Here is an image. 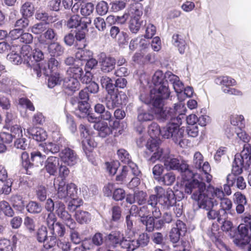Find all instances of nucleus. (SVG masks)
Returning a JSON list of instances; mask_svg holds the SVG:
<instances>
[{
	"mask_svg": "<svg viewBox=\"0 0 251 251\" xmlns=\"http://www.w3.org/2000/svg\"><path fill=\"white\" fill-rule=\"evenodd\" d=\"M164 165L168 170H177L180 172L184 191L188 194H191L193 189L196 188V186L202 182L196 178L197 175L189 169V165L185 161L180 162L173 155H171L165 161Z\"/></svg>",
	"mask_w": 251,
	"mask_h": 251,
	"instance_id": "1",
	"label": "nucleus"
},
{
	"mask_svg": "<svg viewBox=\"0 0 251 251\" xmlns=\"http://www.w3.org/2000/svg\"><path fill=\"white\" fill-rule=\"evenodd\" d=\"M206 186L204 182L200 183L196 188L192 191L191 198L197 201L199 207L200 208L205 209L207 211L206 215L209 220L217 219V222L220 223L226 218L222 216V212L220 210L213 209L214 206V200L208 197L206 194Z\"/></svg>",
	"mask_w": 251,
	"mask_h": 251,
	"instance_id": "2",
	"label": "nucleus"
},
{
	"mask_svg": "<svg viewBox=\"0 0 251 251\" xmlns=\"http://www.w3.org/2000/svg\"><path fill=\"white\" fill-rule=\"evenodd\" d=\"M243 168L245 170L251 168V146L249 144H245L241 153L235 155L232 173L230 174L234 176L236 186L240 190H243L246 187L244 178L238 176L243 172Z\"/></svg>",
	"mask_w": 251,
	"mask_h": 251,
	"instance_id": "3",
	"label": "nucleus"
},
{
	"mask_svg": "<svg viewBox=\"0 0 251 251\" xmlns=\"http://www.w3.org/2000/svg\"><path fill=\"white\" fill-rule=\"evenodd\" d=\"M164 105L165 102H163L162 105H160L154 104V114L159 121L172 123L176 121L179 117L181 120L185 118L187 109L184 103H176L173 107L164 108Z\"/></svg>",
	"mask_w": 251,
	"mask_h": 251,
	"instance_id": "4",
	"label": "nucleus"
},
{
	"mask_svg": "<svg viewBox=\"0 0 251 251\" xmlns=\"http://www.w3.org/2000/svg\"><path fill=\"white\" fill-rule=\"evenodd\" d=\"M167 79L166 73L164 74L161 71H156L152 76L153 88L151 90V94H154L153 104L162 105L163 102L169 98L171 92Z\"/></svg>",
	"mask_w": 251,
	"mask_h": 251,
	"instance_id": "5",
	"label": "nucleus"
},
{
	"mask_svg": "<svg viewBox=\"0 0 251 251\" xmlns=\"http://www.w3.org/2000/svg\"><path fill=\"white\" fill-rule=\"evenodd\" d=\"M147 151L144 157L149 164H153L157 160L164 163L170 157V151L168 148L159 147V141L157 139H149L146 144Z\"/></svg>",
	"mask_w": 251,
	"mask_h": 251,
	"instance_id": "6",
	"label": "nucleus"
},
{
	"mask_svg": "<svg viewBox=\"0 0 251 251\" xmlns=\"http://www.w3.org/2000/svg\"><path fill=\"white\" fill-rule=\"evenodd\" d=\"M182 120L179 117L176 121L168 123L162 128V136L166 139L171 138L175 144L181 148L187 146V141L183 138L184 130L180 128Z\"/></svg>",
	"mask_w": 251,
	"mask_h": 251,
	"instance_id": "7",
	"label": "nucleus"
},
{
	"mask_svg": "<svg viewBox=\"0 0 251 251\" xmlns=\"http://www.w3.org/2000/svg\"><path fill=\"white\" fill-rule=\"evenodd\" d=\"M56 215L61 219L65 225L70 229V236L71 241L75 244L81 242V238L78 231L75 229L77 225L72 216L66 210V207L61 203L57 204Z\"/></svg>",
	"mask_w": 251,
	"mask_h": 251,
	"instance_id": "8",
	"label": "nucleus"
},
{
	"mask_svg": "<svg viewBox=\"0 0 251 251\" xmlns=\"http://www.w3.org/2000/svg\"><path fill=\"white\" fill-rule=\"evenodd\" d=\"M243 221L246 224H242L238 226L239 234L233 241L235 244L241 247L247 245L251 240V215H245Z\"/></svg>",
	"mask_w": 251,
	"mask_h": 251,
	"instance_id": "9",
	"label": "nucleus"
},
{
	"mask_svg": "<svg viewBox=\"0 0 251 251\" xmlns=\"http://www.w3.org/2000/svg\"><path fill=\"white\" fill-rule=\"evenodd\" d=\"M129 237H126L120 231H112L105 237V241L109 248L113 249L120 247L127 251Z\"/></svg>",
	"mask_w": 251,
	"mask_h": 251,
	"instance_id": "10",
	"label": "nucleus"
},
{
	"mask_svg": "<svg viewBox=\"0 0 251 251\" xmlns=\"http://www.w3.org/2000/svg\"><path fill=\"white\" fill-rule=\"evenodd\" d=\"M155 191L159 197V204L163 209H169L176 203L175 195L171 189L165 190L162 187L157 186Z\"/></svg>",
	"mask_w": 251,
	"mask_h": 251,
	"instance_id": "11",
	"label": "nucleus"
},
{
	"mask_svg": "<svg viewBox=\"0 0 251 251\" xmlns=\"http://www.w3.org/2000/svg\"><path fill=\"white\" fill-rule=\"evenodd\" d=\"M17 48V52H20L23 59V63L26 64L27 66L31 68L32 70V74L33 75H39V72L38 71L40 66L38 64H33L32 63L31 60L33 58V52L32 48L29 45H25L21 47L19 46L16 45Z\"/></svg>",
	"mask_w": 251,
	"mask_h": 251,
	"instance_id": "12",
	"label": "nucleus"
},
{
	"mask_svg": "<svg viewBox=\"0 0 251 251\" xmlns=\"http://www.w3.org/2000/svg\"><path fill=\"white\" fill-rule=\"evenodd\" d=\"M127 97L122 91H116L112 94H108L105 97V104L109 110H113L126 104Z\"/></svg>",
	"mask_w": 251,
	"mask_h": 251,
	"instance_id": "13",
	"label": "nucleus"
},
{
	"mask_svg": "<svg viewBox=\"0 0 251 251\" xmlns=\"http://www.w3.org/2000/svg\"><path fill=\"white\" fill-rule=\"evenodd\" d=\"M47 224L50 234L57 237H62L66 233L65 226L59 222H57V219L53 213L48 214L46 219Z\"/></svg>",
	"mask_w": 251,
	"mask_h": 251,
	"instance_id": "14",
	"label": "nucleus"
},
{
	"mask_svg": "<svg viewBox=\"0 0 251 251\" xmlns=\"http://www.w3.org/2000/svg\"><path fill=\"white\" fill-rule=\"evenodd\" d=\"M99 59L100 70L102 72L108 73L115 69L116 60L114 57L106 55L104 52H101L99 54Z\"/></svg>",
	"mask_w": 251,
	"mask_h": 251,
	"instance_id": "15",
	"label": "nucleus"
},
{
	"mask_svg": "<svg viewBox=\"0 0 251 251\" xmlns=\"http://www.w3.org/2000/svg\"><path fill=\"white\" fill-rule=\"evenodd\" d=\"M38 64L40 66L38 70L40 75L36 76L39 77L42 74L45 75H49L51 73H57L59 62L54 57H51L48 63Z\"/></svg>",
	"mask_w": 251,
	"mask_h": 251,
	"instance_id": "16",
	"label": "nucleus"
},
{
	"mask_svg": "<svg viewBox=\"0 0 251 251\" xmlns=\"http://www.w3.org/2000/svg\"><path fill=\"white\" fill-rule=\"evenodd\" d=\"M127 251H134L138 248L147 246L150 241V237L147 233L140 234L136 240L128 238Z\"/></svg>",
	"mask_w": 251,
	"mask_h": 251,
	"instance_id": "17",
	"label": "nucleus"
},
{
	"mask_svg": "<svg viewBox=\"0 0 251 251\" xmlns=\"http://www.w3.org/2000/svg\"><path fill=\"white\" fill-rule=\"evenodd\" d=\"M60 157L65 164L70 166L75 165L79 159L75 151L69 148H66L62 151Z\"/></svg>",
	"mask_w": 251,
	"mask_h": 251,
	"instance_id": "18",
	"label": "nucleus"
},
{
	"mask_svg": "<svg viewBox=\"0 0 251 251\" xmlns=\"http://www.w3.org/2000/svg\"><path fill=\"white\" fill-rule=\"evenodd\" d=\"M62 142H64L63 138H59L58 141L56 142H48L42 143L39 145L40 149L46 154L51 153L54 154L59 151L63 146Z\"/></svg>",
	"mask_w": 251,
	"mask_h": 251,
	"instance_id": "19",
	"label": "nucleus"
},
{
	"mask_svg": "<svg viewBox=\"0 0 251 251\" xmlns=\"http://www.w3.org/2000/svg\"><path fill=\"white\" fill-rule=\"evenodd\" d=\"M59 165V159L55 156L49 157L45 162V169L50 176H55Z\"/></svg>",
	"mask_w": 251,
	"mask_h": 251,
	"instance_id": "20",
	"label": "nucleus"
},
{
	"mask_svg": "<svg viewBox=\"0 0 251 251\" xmlns=\"http://www.w3.org/2000/svg\"><path fill=\"white\" fill-rule=\"evenodd\" d=\"M35 18L37 20L42 21L46 25H49L55 22L57 20V16L55 14L49 15V13L43 9L36 10Z\"/></svg>",
	"mask_w": 251,
	"mask_h": 251,
	"instance_id": "21",
	"label": "nucleus"
},
{
	"mask_svg": "<svg viewBox=\"0 0 251 251\" xmlns=\"http://www.w3.org/2000/svg\"><path fill=\"white\" fill-rule=\"evenodd\" d=\"M27 133L30 138L37 142L45 141L47 138V134L45 130L40 127H33L27 129Z\"/></svg>",
	"mask_w": 251,
	"mask_h": 251,
	"instance_id": "22",
	"label": "nucleus"
},
{
	"mask_svg": "<svg viewBox=\"0 0 251 251\" xmlns=\"http://www.w3.org/2000/svg\"><path fill=\"white\" fill-rule=\"evenodd\" d=\"M166 78L173 85L175 92L177 93H181L184 89V85L179 78L171 72L166 73Z\"/></svg>",
	"mask_w": 251,
	"mask_h": 251,
	"instance_id": "23",
	"label": "nucleus"
},
{
	"mask_svg": "<svg viewBox=\"0 0 251 251\" xmlns=\"http://www.w3.org/2000/svg\"><path fill=\"white\" fill-rule=\"evenodd\" d=\"M86 43L77 44V50L75 52V57L81 61H86L93 56V52L88 50H84L86 46Z\"/></svg>",
	"mask_w": 251,
	"mask_h": 251,
	"instance_id": "24",
	"label": "nucleus"
},
{
	"mask_svg": "<svg viewBox=\"0 0 251 251\" xmlns=\"http://www.w3.org/2000/svg\"><path fill=\"white\" fill-rule=\"evenodd\" d=\"M63 87L66 90L75 92L79 90L80 83L77 79L68 76L64 78Z\"/></svg>",
	"mask_w": 251,
	"mask_h": 251,
	"instance_id": "25",
	"label": "nucleus"
},
{
	"mask_svg": "<svg viewBox=\"0 0 251 251\" xmlns=\"http://www.w3.org/2000/svg\"><path fill=\"white\" fill-rule=\"evenodd\" d=\"M142 4L139 2L131 4L126 10L129 16L140 19L143 14Z\"/></svg>",
	"mask_w": 251,
	"mask_h": 251,
	"instance_id": "26",
	"label": "nucleus"
},
{
	"mask_svg": "<svg viewBox=\"0 0 251 251\" xmlns=\"http://www.w3.org/2000/svg\"><path fill=\"white\" fill-rule=\"evenodd\" d=\"M152 108L151 110H147L139 107L137 109V120L140 123L152 121L154 118Z\"/></svg>",
	"mask_w": 251,
	"mask_h": 251,
	"instance_id": "27",
	"label": "nucleus"
},
{
	"mask_svg": "<svg viewBox=\"0 0 251 251\" xmlns=\"http://www.w3.org/2000/svg\"><path fill=\"white\" fill-rule=\"evenodd\" d=\"M100 82L103 88H104L108 94H112L114 92L117 91L115 89V85L113 81L109 77L104 75L100 78Z\"/></svg>",
	"mask_w": 251,
	"mask_h": 251,
	"instance_id": "28",
	"label": "nucleus"
},
{
	"mask_svg": "<svg viewBox=\"0 0 251 251\" xmlns=\"http://www.w3.org/2000/svg\"><path fill=\"white\" fill-rule=\"evenodd\" d=\"M21 164L26 171V174L32 175L34 173L33 165L29 158V155L26 151H23L21 155Z\"/></svg>",
	"mask_w": 251,
	"mask_h": 251,
	"instance_id": "29",
	"label": "nucleus"
},
{
	"mask_svg": "<svg viewBox=\"0 0 251 251\" xmlns=\"http://www.w3.org/2000/svg\"><path fill=\"white\" fill-rule=\"evenodd\" d=\"M94 128L98 131L99 136L102 138H105L112 133L111 127L106 123L103 122L95 124Z\"/></svg>",
	"mask_w": 251,
	"mask_h": 251,
	"instance_id": "30",
	"label": "nucleus"
},
{
	"mask_svg": "<svg viewBox=\"0 0 251 251\" xmlns=\"http://www.w3.org/2000/svg\"><path fill=\"white\" fill-rule=\"evenodd\" d=\"M90 105L88 102L85 101H78L77 103V108L75 110V115L76 116L83 118L88 115L89 112Z\"/></svg>",
	"mask_w": 251,
	"mask_h": 251,
	"instance_id": "31",
	"label": "nucleus"
},
{
	"mask_svg": "<svg viewBox=\"0 0 251 251\" xmlns=\"http://www.w3.org/2000/svg\"><path fill=\"white\" fill-rule=\"evenodd\" d=\"M76 221L81 225L87 224L90 222L92 218L91 215L86 211L77 210L75 213Z\"/></svg>",
	"mask_w": 251,
	"mask_h": 251,
	"instance_id": "32",
	"label": "nucleus"
},
{
	"mask_svg": "<svg viewBox=\"0 0 251 251\" xmlns=\"http://www.w3.org/2000/svg\"><path fill=\"white\" fill-rule=\"evenodd\" d=\"M173 44L178 48L179 53L184 54L186 48V43L180 35L175 34L172 36Z\"/></svg>",
	"mask_w": 251,
	"mask_h": 251,
	"instance_id": "33",
	"label": "nucleus"
},
{
	"mask_svg": "<svg viewBox=\"0 0 251 251\" xmlns=\"http://www.w3.org/2000/svg\"><path fill=\"white\" fill-rule=\"evenodd\" d=\"M48 51L51 57H57L63 53L64 48L58 43L53 42L48 45Z\"/></svg>",
	"mask_w": 251,
	"mask_h": 251,
	"instance_id": "34",
	"label": "nucleus"
},
{
	"mask_svg": "<svg viewBox=\"0 0 251 251\" xmlns=\"http://www.w3.org/2000/svg\"><path fill=\"white\" fill-rule=\"evenodd\" d=\"M46 159V155H43L39 151H35L31 153V164L33 165V167L34 170L35 167H39L42 166L43 163Z\"/></svg>",
	"mask_w": 251,
	"mask_h": 251,
	"instance_id": "35",
	"label": "nucleus"
},
{
	"mask_svg": "<svg viewBox=\"0 0 251 251\" xmlns=\"http://www.w3.org/2000/svg\"><path fill=\"white\" fill-rule=\"evenodd\" d=\"M26 211L31 214H38L42 211L41 204L36 201H30L25 205Z\"/></svg>",
	"mask_w": 251,
	"mask_h": 251,
	"instance_id": "36",
	"label": "nucleus"
},
{
	"mask_svg": "<svg viewBox=\"0 0 251 251\" xmlns=\"http://www.w3.org/2000/svg\"><path fill=\"white\" fill-rule=\"evenodd\" d=\"M216 84L219 85H223V87H229L231 86H234L236 84V80L228 76H221L215 79Z\"/></svg>",
	"mask_w": 251,
	"mask_h": 251,
	"instance_id": "37",
	"label": "nucleus"
},
{
	"mask_svg": "<svg viewBox=\"0 0 251 251\" xmlns=\"http://www.w3.org/2000/svg\"><path fill=\"white\" fill-rule=\"evenodd\" d=\"M86 31L87 26L85 24H83L80 28L76 29L75 36L76 47H77V44H82L86 43L85 35Z\"/></svg>",
	"mask_w": 251,
	"mask_h": 251,
	"instance_id": "38",
	"label": "nucleus"
},
{
	"mask_svg": "<svg viewBox=\"0 0 251 251\" xmlns=\"http://www.w3.org/2000/svg\"><path fill=\"white\" fill-rule=\"evenodd\" d=\"M232 203L230 200L228 198H225L222 199L220 201V207L219 209L222 212V216L227 218V214L229 213L230 210L232 208Z\"/></svg>",
	"mask_w": 251,
	"mask_h": 251,
	"instance_id": "39",
	"label": "nucleus"
},
{
	"mask_svg": "<svg viewBox=\"0 0 251 251\" xmlns=\"http://www.w3.org/2000/svg\"><path fill=\"white\" fill-rule=\"evenodd\" d=\"M83 68L81 66L75 64L68 69L66 73L68 76L75 77L78 79L81 75H83Z\"/></svg>",
	"mask_w": 251,
	"mask_h": 251,
	"instance_id": "40",
	"label": "nucleus"
},
{
	"mask_svg": "<svg viewBox=\"0 0 251 251\" xmlns=\"http://www.w3.org/2000/svg\"><path fill=\"white\" fill-rule=\"evenodd\" d=\"M230 123L234 127H236L238 130H241L245 126V119L242 115H233L230 116Z\"/></svg>",
	"mask_w": 251,
	"mask_h": 251,
	"instance_id": "41",
	"label": "nucleus"
},
{
	"mask_svg": "<svg viewBox=\"0 0 251 251\" xmlns=\"http://www.w3.org/2000/svg\"><path fill=\"white\" fill-rule=\"evenodd\" d=\"M11 201L13 203V206L18 211L22 212L25 208V203L22 196L15 195L11 197Z\"/></svg>",
	"mask_w": 251,
	"mask_h": 251,
	"instance_id": "42",
	"label": "nucleus"
},
{
	"mask_svg": "<svg viewBox=\"0 0 251 251\" xmlns=\"http://www.w3.org/2000/svg\"><path fill=\"white\" fill-rule=\"evenodd\" d=\"M11 52L8 54V57L9 60L13 64L18 65L23 62V59L22 55H19V52H17V48L16 45L12 44Z\"/></svg>",
	"mask_w": 251,
	"mask_h": 251,
	"instance_id": "43",
	"label": "nucleus"
},
{
	"mask_svg": "<svg viewBox=\"0 0 251 251\" xmlns=\"http://www.w3.org/2000/svg\"><path fill=\"white\" fill-rule=\"evenodd\" d=\"M83 24H81V18L79 15H73L68 20L66 25L69 28L78 29L80 28Z\"/></svg>",
	"mask_w": 251,
	"mask_h": 251,
	"instance_id": "44",
	"label": "nucleus"
},
{
	"mask_svg": "<svg viewBox=\"0 0 251 251\" xmlns=\"http://www.w3.org/2000/svg\"><path fill=\"white\" fill-rule=\"evenodd\" d=\"M148 133L151 136V139H157V138L161 135L162 136V128H160L159 125L155 122L152 123L149 126Z\"/></svg>",
	"mask_w": 251,
	"mask_h": 251,
	"instance_id": "45",
	"label": "nucleus"
},
{
	"mask_svg": "<svg viewBox=\"0 0 251 251\" xmlns=\"http://www.w3.org/2000/svg\"><path fill=\"white\" fill-rule=\"evenodd\" d=\"M129 0H116L110 2V9L114 12H117L124 9Z\"/></svg>",
	"mask_w": 251,
	"mask_h": 251,
	"instance_id": "46",
	"label": "nucleus"
},
{
	"mask_svg": "<svg viewBox=\"0 0 251 251\" xmlns=\"http://www.w3.org/2000/svg\"><path fill=\"white\" fill-rule=\"evenodd\" d=\"M13 85V81L10 78L5 76L0 80V91L8 93Z\"/></svg>",
	"mask_w": 251,
	"mask_h": 251,
	"instance_id": "47",
	"label": "nucleus"
},
{
	"mask_svg": "<svg viewBox=\"0 0 251 251\" xmlns=\"http://www.w3.org/2000/svg\"><path fill=\"white\" fill-rule=\"evenodd\" d=\"M220 223L223 224L221 226L222 230L226 232H228L229 236L231 238H233L235 236L236 228L233 226L232 223L230 221L226 220L225 219L223 221L221 222Z\"/></svg>",
	"mask_w": 251,
	"mask_h": 251,
	"instance_id": "48",
	"label": "nucleus"
},
{
	"mask_svg": "<svg viewBox=\"0 0 251 251\" xmlns=\"http://www.w3.org/2000/svg\"><path fill=\"white\" fill-rule=\"evenodd\" d=\"M57 238L59 237L51 234L48 237V241L44 245L43 251H55L54 247L57 244Z\"/></svg>",
	"mask_w": 251,
	"mask_h": 251,
	"instance_id": "49",
	"label": "nucleus"
},
{
	"mask_svg": "<svg viewBox=\"0 0 251 251\" xmlns=\"http://www.w3.org/2000/svg\"><path fill=\"white\" fill-rule=\"evenodd\" d=\"M29 146V144L28 140L23 137V136L16 138L14 143V147L15 148L22 151L28 149Z\"/></svg>",
	"mask_w": 251,
	"mask_h": 251,
	"instance_id": "50",
	"label": "nucleus"
},
{
	"mask_svg": "<svg viewBox=\"0 0 251 251\" xmlns=\"http://www.w3.org/2000/svg\"><path fill=\"white\" fill-rule=\"evenodd\" d=\"M176 176L173 172H169L161 176L158 181L160 183L166 185H171L175 182Z\"/></svg>",
	"mask_w": 251,
	"mask_h": 251,
	"instance_id": "51",
	"label": "nucleus"
},
{
	"mask_svg": "<svg viewBox=\"0 0 251 251\" xmlns=\"http://www.w3.org/2000/svg\"><path fill=\"white\" fill-rule=\"evenodd\" d=\"M21 12L24 17H29L34 12V7L31 2H26L22 6Z\"/></svg>",
	"mask_w": 251,
	"mask_h": 251,
	"instance_id": "52",
	"label": "nucleus"
},
{
	"mask_svg": "<svg viewBox=\"0 0 251 251\" xmlns=\"http://www.w3.org/2000/svg\"><path fill=\"white\" fill-rule=\"evenodd\" d=\"M140 222L146 226V230L148 232H152L154 229V219L153 217L140 219Z\"/></svg>",
	"mask_w": 251,
	"mask_h": 251,
	"instance_id": "53",
	"label": "nucleus"
},
{
	"mask_svg": "<svg viewBox=\"0 0 251 251\" xmlns=\"http://www.w3.org/2000/svg\"><path fill=\"white\" fill-rule=\"evenodd\" d=\"M117 154L119 159L124 164H128L132 161L129 154L127 151L124 149L118 150Z\"/></svg>",
	"mask_w": 251,
	"mask_h": 251,
	"instance_id": "54",
	"label": "nucleus"
},
{
	"mask_svg": "<svg viewBox=\"0 0 251 251\" xmlns=\"http://www.w3.org/2000/svg\"><path fill=\"white\" fill-rule=\"evenodd\" d=\"M142 22L143 21H140V19L135 18H131L128 26L130 31L132 33H137L141 27Z\"/></svg>",
	"mask_w": 251,
	"mask_h": 251,
	"instance_id": "55",
	"label": "nucleus"
},
{
	"mask_svg": "<svg viewBox=\"0 0 251 251\" xmlns=\"http://www.w3.org/2000/svg\"><path fill=\"white\" fill-rule=\"evenodd\" d=\"M14 243L6 239L0 240V251H13Z\"/></svg>",
	"mask_w": 251,
	"mask_h": 251,
	"instance_id": "56",
	"label": "nucleus"
},
{
	"mask_svg": "<svg viewBox=\"0 0 251 251\" xmlns=\"http://www.w3.org/2000/svg\"><path fill=\"white\" fill-rule=\"evenodd\" d=\"M147 194L143 191H136L134 192V199L135 202L139 205H143L147 202Z\"/></svg>",
	"mask_w": 251,
	"mask_h": 251,
	"instance_id": "57",
	"label": "nucleus"
},
{
	"mask_svg": "<svg viewBox=\"0 0 251 251\" xmlns=\"http://www.w3.org/2000/svg\"><path fill=\"white\" fill-rule=\"evenodd\" d=\"M226 184L224 185V192L229 196L231 194L230 187L235 184V178L233 175H228L226 177Z\"/></svg>",
	"mask_w": 251,
	"mask_h": 251,
	"instance_id": "58",
	"label": "nucleus"
},
{
	"mask_svg": "<svg viewBox=\"0 0 251 251\" xmlns=\"http://www.w3.org/2000/svg\"><path fill=\"white\" fill-rule=\"evenodd\" d=\"M6 128L10 130V134L13 138L16 139L23 136L22 129L20 126L14 124Z\"/></svg>",
	"mask_w": 251,
	"mask_h": 251,
	"instance_id": "59",
	"label": "nucleus"
},
{
	"mask_svg": "<svg viewBox=\"0 0 251 251\" xmlns=\"http://www.w3.org/2000/svg\"><path fill=\"white\" fill-rule=\"evenodd\" d=\"M36 239L39 242L44 243L48 239V231L46 226H42L36 233Z\"/></svg>",
	"mask_w": 251,
	"mask_h": 251,
	"instance_id": "60",
	"label": "nucleus"
},
{
	"mask_svg": "<svg viewBox=\"0 0 251 251\" xmlns=\"http://www.w3.org/2000/svg\"><path fill=\"white\" fill-rule=\"evenodd\" d=\"M165 166L160 164H157L152 169L153 178L157 181L161 177Z\"/></svg>",
	"mask_w": 251,
	"mask_h": 251,
	"instance_id": "61",
	"label": "nucleus"
},
{
	"mask_svg": "<svg viewBox=\"0 0 251 251\" xmlns=\"http://www.w3.org/2000/svg\"><path fill=\"white\" fill-rule=\"evenodd\" d=\"M94 10V5L91 2H87L82 5L80 13L82 15L87 16L90 15Z\"/></svg>",
	"mask_w": 251,
	"mask_h": 251,
	"instance_id": "62",
	"label": "nucleus"
},
{
	"mask_svg": "<svg viewBox=\"0 0 251 251\" xmlns=\"http://www.w3.org/2000/svg\"><path fill=\"white\" fill-rule=\"evenodd\" d=\"M46 76L49 77L48 84L49 88H52L58 83L60 79L58 73H53Z\"/></svg>",
	"mask_w": 251,
	"mask_h": 251,
	"instance_id": "63",
	"label": "nucleus"
},
{
	"mask_svg": "<svg viewBox=\"0 0 251 251\" xmlns=\"http://www.w3.org/2000/svg\"><path fill=\"white\" fill-rule=\"evenodd\" d=\"M108 6L107 3L105 1H100L96 6V11L100 15H105L108 11Z\"/></svg>",
	"mask_w": 251,
	"mask_h": 251,
	"instance_id": "64",
	"label": "nucleus"
}]
</instances>
